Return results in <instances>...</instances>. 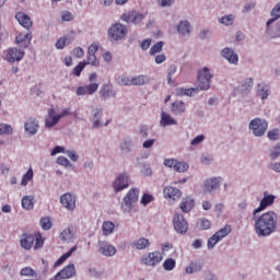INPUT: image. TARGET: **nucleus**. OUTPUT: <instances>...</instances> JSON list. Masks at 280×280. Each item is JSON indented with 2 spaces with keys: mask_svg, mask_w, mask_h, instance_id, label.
I'll return each mask as SVG.
<instances>
[{
  "mask_svg": "<svg viewBox=\"0 0 280 280\" xmlns=\"http://www.w3.org/2000/svg\"><path fill=\"white\" fill-rule=\"evenodd\" d=\"M100 95L103 100H109V97H116L117 91H115L110 84L105 83L100 90Z\"/></svg>",
  "mask_w": 280,
  "mask_h": 280,
  "instance_id": "20",
  "label": "nucleus"
},
{
  "mask_svg": "<svg viewBox=\"0 0 280 280\" xmlns=\"http://www.w3.org/2000/svg\"><path fill=\"white\" fill-rule=\"evenodd\" d=\"M130 183H131L130 173L128 172L119 173L113 183L114 190L116 191V194H119V191H124V189H128V187H130Z\"/></svg>",
  "mask_w": 280,
  "mask_h": 280,
  "instance_id": "6",
  "label": "nucleus"
},
{
  "mask_svg": "<svg viewBox=\"0 0 280 280\" xmlns=\"http://www.w3.org/2000/svg\"><path fill=\"white\" fill-rule=\"evenodd\" d=\"M133 16L131 18V23H133V25H139V23H141V21H143V19H145V15H143V13H136L132 12Z\"/></svg>",
  "mask_w": 280,
  "mask_h": 280,
  "instance_id": "52",
  "label": "nucleus"
},
{
  "mask_svg": "<svg viewBox=\"0 0 280 280\" xmlns=\"http://www.w3.org/2000/svg\"><path fill=\"white\" fill-rule=\"evenodd\" d=\"M60 203L62 205V207H65V209H67L68 211H74L75 210V196L67 192L63 194L60 197Z\"/></svg>",
  "mask_w": 280,
  "mask_h": 280,
  "instance_id": "15",
  "label": "nucleus"
},
{
  "mask_svg": "<svg viewBox=\"0 0 280 280\" xmlns=\"http://www.w3.org/2000/svg\"><path fill=\"white\" fill-rule=\"evenodd\" d=\"M98 246V253H101V255H104L105 257H114V255H117V248L106 241L100 242Z\"/></svg>",
  "mask_w": 280,
  "mask_h": 280,
  "instance_id": "13",
  "label": "nucleus"
},
{
  "mask_svg": "<svg viewBox=\"0 0 280 280\" xmlns=\"http://www.w3.org/2000/svg\"><path fill=\"white\" fill-rule=\"evenodd\" d=\"M194 200L191 199V197H186L182 200L179 208L182 209V211L184 213H189V211H191V209H194Z\"/></svg>",
  "mask_w": 280,
  "mask_h": 280,
  "instance_id": "29",
  "label": "nucleus"
},
{
  "mask_svg": "<svg viewBox=\"0 0 280 280\" xmlns=\"http://www.w3.org/2000/svg\"><path fill=\"white\" fill-rule=\"evenodd\" d=\"M84 67H86V62H80L78 66H75L73 69L74 75L80 78L82 71H84Z\"/></svg>",
  "mask_w": 280,
  "mask_h": 280,
  "instance_id": "54",
  "label": "nucleus"
},
{
  "mask_svg": "<svg viewBox=\"0 0 280 280\" xmlns=\"http://www.w3.org/2000/svg\"><path fill=\"white\" fill-rule=\"evenodd\" d=\"M34 178V170L30 168L26 174L23 175L21 185L25 187L30 180Z\"/></svg>",
  "mask_w": 280,
  "mask_h": 280,
  "instance_id": "48",
  "label": "nucleus"
},
{
  "mask_svg": "<svg viewBox=\"0 0 280 280\" xmlns=\"http://www.w3.org/2000/svg\"><path fill=\"white\" fill-rule=\"evenodd\" d=\"M267 137H268V139H270V141H279V139H280L279 129H272V130L268 131Z\"/></svg>",
  "mask_w": 280,
  "mask_h": 280,
  "instance_id": "50",
  "label": "nucleus"
},
{
  "mask_svg": "<svg viewBox=\"0 0 280 280\" xmlns=\"http://www.w3.org/2000/svg\"><path fill=\"white\" fill-rule=\"evenodd\" d=\"M163 268H164V270H167L168 272L174 270V268H176V260H174L173 258H167L163 262Z\"/></svg>",
  "mask_w": 280,
  "mask_h": 280,
  "instance_id": "46",
  "label": "nucleus"
},
{
  "mask_svg": "<svg viewBox=\"0 0 280 280\" xmlns=\"http://www.w3.org/2000/svg\"><path fill=\"white\" fill-rule=\"evenodd\" d=\"M85 89L88 91V95H93L97 89H100V84L97 83H91L89 85H85Z\"/></svg>",
  "mask_w": 280,
  "mask_h": 280,
  "instance_id": "56",
  "label": "nucleus"
},
{
  "mask_svg": "<svg viewBox=\"0 0 280 280\" xmlns=\"http://www.w3.org/2000/svg\"><path fill=\"white\" fill-rule=\"evenodd\" d=\"M197 91H209L211 89V81L207 79L197 78Z\"/></svg>",
  "mask_w": 280,
  "mask_h": 280,
  "instance_id": "35",
  "label": "nucleus"
},
{
  "mask_svg": "<svg viewBox=\"0 0 280 280\" xmlns=\"http://www.w3.org/2000/svg\"><path fill=\"white\" fill-rule=\"evenodd\" d=\"M22 207L23 209H26V211H32V209H34V197L24 196L22 198Z\"/></svg>",
  "mask_w": 280,
  "mask_h": 280,
  "instance_id": "38",
  "label": "nucleus"
},
{
  "mask_svg": "<svg viewBox=\"0 0 280 280\" xmlns=\"http://www.w3.org/2000/svg\"><path fill=\"white\" fill-rule=\"evenodd\" d=\"M152 200H154V197L152 195L149 194H144L141 198V202L142 205H150V202H152Z\"/></svg>",
  "mask_w": 280,
  "mask_h": 280,
  "instance_id": "62",
  "label": "nucleus"
},
{
  "mask_svg": "<svg viewBox=\"0 0 280 280\" xmlns=\"http://www.w3.org/2000/svg\"><path fill=\"white\" fill-rule=\"evenodd\" d=\"M220 183H222V177H212L210 179H207L203 183V191H215V189H220Z\"/></svg>",
  "mask_w": 280,
  "mask_h": 280,
  "instance_id": "16",
  "label": "nucleus"
},
{
  "mask_svg": "<svg viewBox=\"0 0 280 280\" xmlns=\"http://www.w3.org/2000/svg\"><path fill=\"white\" fill-rule=\"evenodd\" d=\"M66 154L73 162H75V161H78L80 159V156L78 155V153L75 151L68 150V151H66Z\"/></svg>",
  "mask_w": 280,
  "mask_h": 280,
  "instance_id": "64",
  "label": "nucleus"
},
{
  "mask_svg": "<svg viewBox=\"0 0 280 280\" xmlns=\"http://www.w3.org/2000/svg\"><path fill=\"white\" fill-rule=\"evenodd\" d=\"M256 93L261 100H268V96L270 95V85L258 83Z\"/></svg>",
  "mask_w": 280,
  "mask_h": 280,
  "instance_id": "26",
  "label": "nucleus"
},
{
  "mask_svg": "<svg viewBox=\"0 0 280 280\" xmlns=\"http://www.w3.org/2000/svg\"><path fill=\"white\" fill-rule=\"evenodd\" d=\"M187 170H189V164H187L186 162H175V167L174 171L175 172H179L180 174L187 172Z\"/></svg>",
  "mask_w": 280,
  "mask_h": 280,
  "instance_id": "44",
  "label": "nucleus"
},
{
  "mask_svg": "<svg viewBox=\"0 0 280 280\" xmlns=\"http://www.w3.org/2000/svg\"><path fill=\"white\" fill-rule=\"evenodd\" d=\"M185 110H186L185 102L176 101L172 104V113H174V115H183Z\"/></svg>",
  "mask_w": 280,
  "mask_h": 280,
  "instance_id": "33",
  "label": "nucleus"
},
{
  "mask_svg": "<svg viewBox=\"0 0 280 280\" xmlns=\"http://www.w3.org/2000/svg\"><path fill=\"white\" fill-rule=\"evenodd\" d=\"M269 170H272L277 174H280V162H270L268 164Z\"/></svg>",
  "mask_w": 280,
  "mask_h": 280,
  "instance_id": "61",
  "label": "nucleus"
},
{
  "mask_svg": "<svg viewBox=\"0 0 280 280\" xmlns=\"http://www.w3.org/2000/svg\"><path fill=\"white\" fill-rule=\"evenodd\" d=\"M25 56V51L18 48H9L5 54L8 62H21Z\"/></svg>",
  "mask_w": 280,
  "mask_h": 280,
  "instance_id": "12",
  "label": "nucleus"
},
{
  "mask_svg": "<svg viewBox=\"0 0 280 280\" xmlns=\"http://www.w3.org/2000/svg\"><path fill=\"white\" fill-rule=\"evenodd\" d=\"M197 229H200V231H207L208 229H211V221L205 218L198 219Z\"/></svg>",
  "mask_w": 280,
  "mask_h": 280,
  "instance_id": "42",
  "label": "nucleus"
},
{
  "mask_svg": "<svg viewBox=\"0 0 280 280\" xmlns=\"http://www.w3.org/2000/svg\"><path fill=\"white\" fill-rule=\"evenodd\" d=\"M163 47H165V42L155 43L149 50L150 56H156V54H161V51H163Z\"/></svg>",
  "mask_w": 280,
  "mask_h": 280,
  "instance_id": "39",
  "label": "nucleus"
},
{
  "mask_svg": "<svg viewBox=\"0 0 280 280\" xmlns=\"http://www.w3.org/2000/svg\"><path fill=\"white\" fill-rule=\"evenodd\" d=\"M173 224L176 233H179L180 235H185V233H187V230L189 229L187 220H185V217L180 213H176L173 217Z\"/></svg>",
  "mask_w": 280,
  "mask_h": 280,
  "instance_id": "9",
  "label": "nucleus"
},
{
  "mask_svg": "<svg viewBox=\"0 0 280 280\" xmlns=\"http://www.w3.org/2000/svg\"><path fill=\"white\" fill-rule=\"evenodd\" d=\"M254 84H255V81L253 80V78H247L238 86V92L242 95H248V93H250V91H253Z\"/></svg>",
  "mask_w": 280,
  "mask_h": 280,
  "instance_id": "21",
  "label": "nucleus"
},
{
  "mask_svg": "<svg viewBox=\"0 0 280 280\" xmlns=\"http://www.w3.org/2000/svg\"><path fill=\"white\" fill-rule=\"evenodd\" d=\"M271 16L272 19H269L267 21V27H270L275 21L280 19V2L271 10Z\"/></svg>",
  "mask_w": 280,
  "mask_h": 280,
  "instance_id": "36",
  "label": "nucleus"
},
{
  "mask_svg": "<svg viewBox=\"0 0 280 280\" xmlns=\"http://www.w3.org/2000/svg\"><path fill=\"white\" fill-rule=\"evenodd\" d=\"M78 250V245H74L73 247L70 248V250L66 254H63L56 262H55V268H58V266H62L65 261L69 259Z\"/></svg>",
  "mask_w": 280,
  "mask_h": 280,
  "instance_id": "30",
  "label": "nucleus"
},
{
  "mask_svg": "<svg viewBox=\"0 0 280 280\" xmlns=\"http://www.w3.org/2000/svg\"><path fill=\"white\" fill-rule=\"evenodd\" d=\"M275 200H277V196L270 195L268 194V191H265L264 197L260 200L259 207L253 211L254 220L255 218H257V213H261V211H266L268 207H272V205H275Z\"/></svg>",
  "mask_w": 280,
  "mask_h": 280,
  "instance_id": "7",
  "label": "nucleus"
},
{
  "mask_svg": "<svg viewBox=\"0 0 280 280\" xmlns=\"http://www.w3.org/2000/svg\"><path fill=\"white\" fill-rule=\"evenodd\" d=\"M197 78L200 80H209L211 82V79L213 78V72H211V69L208 67H203L202 69L198 70Z\"/></svg>",
  "mask_w": 280,
  "mask_h": 280,
  "instance_id": "31",
  "label": "nucleus"
},
{
  "mask_svg": "<svg viewBox=\"0 0 280 280\" xmlns=\"http://www.w3.org/2000/svg\"><path fill=\"white\" fill-rule=\"evenodd\" d=\"M248 129L252 130L254 137H264L268 130V121L264 118H254L249 121Z\"/></svg>",
  "mask_w": 280,
  "mask_h": 280,
  "instance_id": "5",
  "label": "nucleus"
},
{
  "mask_svg": "<svg viewBox=\"0 0 280 280\" xmlns=\"http://www.w3.org/2000/svg\"><path fill=\"white\" fill-rule=\"evenodd\" d=\"M12 126L8 124H0V135H12Z\"/></svg>",
  "mask_w": 280,
  "mask_h": 280,
  "instance_id": "51",
  "label": "nucleus"
},
{
  "mask_svg": "<svg viewBox=\"0 0 280 280\" xmlns=\"http://www.w3.org/2000/svg\"><path fill=\"white\" fill-rule=\"evenodd\" d=\"M231 233V225H225L223 229L219 230L214 235L219 238V241L224 240L226 235Z\"/></svg>",
  "mask_w": 280,
  "mask_h": 280,
  "instance_id": "43",
  "label": "nucleus"
},
{
  "mask_svg": "<svg viewBox=\"0 0 280 280\" xmlns=\"http://www.w3.org/2000/svg\"><path fill=\"white\" fill-rule=\"evenodd\" d=\"M150 77L145 74L132 77V86H144V84H150Z\"/></svg>",
  "mask_w": 280,
  "mask_h": 280,
  "instance_id": "27",
  "label": "nucleus"
},
{
  "mask_svg": "<svg viewBox=\"0 0 280 280\" xmlns=\"http://www.w3.org/2000/svg\"><path fill=\"white\" fill-rule=\"evenodd\" d=\"M117 84L119 86H132V77L127 74H121L117 78Z\"/></svg>",
  "mask_w": 280,
  "mask_h": 280,
  "instance_id": "37",
  "label": "nucleus"
},
{
  "mask_svg": "<svg viewBox=\"0 0 280 280\" xmlns=\"http://www.w3.org/2000/svg\"><path fill=\"white\" fill-rule=\"evenodd\" d=\"M102 231L103 235H112L113 231H115V223L110 221L103 222Z\"/></svg>",
  "mask_w": 280,
  "mask_h": 280,
  "instance_id": "40",
  "label": "nucleus"
},
{
  "mask_svg": "<svg viewBox=\"0 0 280 280\" xmlns=\"http://www.w3.org/2000/svg\"><path fill=\"white\" fill-rule=\"evenodd\" d=\"M135 148H137V140L130 136H126L119 141L121 154H130V152L135 151Z\"/></svg>",
  "mask_w": 280,
  "mask_h": 280,
  "instance_id": "8",
  "label": "nucleus"
},
{
  "mask_svg": "<svg viewBox=\"0 0 280 280\" xmlns=\"http://www.w3.org/2000/svg\"><path fill=\"white\" fill-rule=\"evenodd\" d=\"M177 32L182 36H189V34H191V24L189 21H180L177 25Z\"/></svg>",
  "mask_w": 280,
  "mask_h": 280,
  "instance_id": "24",
  "label": "nucleus"
},
{
  "mask_svg": "<svg viewBox=\"0 0 280 280\" xmlns=\"http://www.w3.org/2000/svg\"><path fill=\"white\" fill-rule=\"evenodd\" d=\"M20 275L22 277H34V275H36V271L32 269V267H25L20 271Z\"/></svg>",
  "mask_w": 280,
  "mask_h": 280,
  "instance_id": "53",
  "label": "nucleus"
},
{
  "mask_svg": "<svg viewBox=\"0 0 280 280\" xmlns=\"http://www.w3.org/2000/svg\"><path fill=\"white\" fill-rule=\"evenodd\" d=\"M71 43H73V39L69 35H65L57 40L55 47L56 49H62L63 47H67V45H71Z\"/></svg>",
  "mask_w": 280,
  "mask_h": 280,
  "instance_id": "34",
  "label": "nucleus"
},
{
  "mask_svg": "<svg viewBox=\"0 0 280 280\" xmlns=\"http://www.w3.org/2000/svg\"><path fill=\"white\" fill-rule=\"evenodd\" d=\"M221 56L225 58V60H228V62H230L231 65H237V62H240V56L235 54L233 48H223L221 51Z\"/></svg>",
  "mask_w": 280,
  "mask_h": 280,
  "instance_id": "17",
  "label": "nucleus"
},
{
  "mask_svg": "<svg viewBox=\"0 0 280 280\" xmlns=\"http://www.w3.org/2000/svg\"><path fill=\"white\" fill-rule=\"evenodd\" d=\"M93 115V125L92 128H94L95 130H97V128H102V115H104V109L103 108H98V109H94L92 112Z\"/></svg>",
  "mask_w": 280,
  "mask_h": 280,
  "instance_id": "25",
  "label": "nucleus"
},
{
  "mask_svg": "<svg viewBox=\"0 0 280 280\" xmlns=\"http://www.w3.org/2000/svg\"><path fill=\"white\" fill-rule=\"evenodd\" d=\"M205 141V135H199L195 139L191 140L190 144L191 145H200Z\"/></svg>",
  "mask_w": 280,
  "mask_h": 280,
  "instance_id": "63",
  "label": "nucleus"
},
{
  "mask_svg": "<svg viewBox=\"0 0 280 280\" xmlns=\"http://www.w3.org/2000/svg\"><path fill=\"white\" fill-rule=\"evenodd\" d=\"M60 121V117L56 115V110L54 108L48 109V117L45 120L46 128H54Z\"/></svg>",
  "mask_w": 280,
  "mask_h": 280,
  "instance_id": "23",
  "label": "nucleus"
},
{
  "mask_svg": "<svg viewBox=\"0 0 280 280\" xmlns=\"http://www.w3.org/2000/svg\"><path fill=\"white\" fill-rule=\"evenodd\" d=\"M75 265L69 264L63 269H61L54 278L52 280H60V279H71L75 277Z\"/></svg>",
  "mask_w": 280,
  "mask_h": 280,
  "instance_id": "11",
  "label": "nucleus"
},
{
  "mask_svg": "<svg viewBox=\"0 0 280 280\" xmlns=\"http://www.w3.org/2000/svg\"><path fill=\"white\" fill-rule=\"evenodd\" d=\"M128 36V26L115 23L108 28V38L112 43H119Z\"/></svg>",
  "mask_w": 280,
  "mask_h": 280,
  "instance_id": "3",
  "label": "nucleus"
},
{
  "mask_svg": "<svg viewBox=\"0 0 280 280\" xmlns=\"http://www.w3.org/2000/svg\"><path fill=\"white\" fill-rule=\"evenodd\" d=\"M39 224L44 231H49V229H51L52 226L51 219H49L48 217L42 218Z\"/></svg>",
  "mask_w": 280,
  "mask_h": 280,
  "instance_id": "49",
  "label": "nucleus"
},
{
  "mask_svg": "<svg viewBox=\"0 0 280 280\" xmlns=\"http://www.w3.org/2000/svg\"><path fill=\"white\" fill-rule=\"evenodd\" d=\"M20 246L24 250H32L33 246L36 250H38V248H43V240H40V237H35L33 234L24 233L20 237Z\"/></svg>",
  "mask_w": 280,
  "mask_h": 280,
  "instance_id": "4",
  "label": "nucleus"
},
{
  "mask_svg": "<svg viewBox=\"0 0 280 280\" xmlns=\"http://www.w3.org/2000/svg\"><path fill=\"white\" fill-rule=\"evenodd\" d=\"M60 240H62V242H69V240H73V232H71V229H65L60 233Z\"/></svg>",
  "mask_w": 280,
  "mask_h": 280,
  "instance_id": "47",
  "label": "nucleus"
},
{
  "mask_svg": "<svg viewBox=\"0 0 280 280\" xmlns=\"http://www.w3.org/2000/svg\"><path fill=\"white\" fill-rule=\"evenodd\" d=\"M61 21L62 22L73 21V14L70 11H62L61 12Z\"/></svg>",
  "mask_w": 280,
  "mask_h": 280,
  "instance_id": "57",
  "label": "nucleus"
},
{
  "mask_svg": "<svg viewBox=\"0 0 280 280\" xmlns=\"http://www.w3.org/2000/svg\"><path fill=\"white\" fill-rule=\"evenodd\" d=\"M160 124L161 126H163V128H165L166 126H176V124L178 122L176 121V119L172 118L170 114L162 112Z\"/></svg>",
  "mask_w": 280,
  "mask_h": 280,
  "instance_id": "28",
  "label": "nucleus"
},
{
  "mask_svg": "<svg viewBox=\"0 0 280 280\" xmlns=\"http://www.w3.org/2000/svg\"><path fill=\"white\" fill-rule=\"evenodd\" d=\"M139 188H131L126 196L122 198L121 202V211L124 213H130L135 207H137V202H139Z\"/></svg>",
  "mask_w": 280,
  "mask_h": 280,
  "instance_id": "2",
  "label": "nucleus"
},
{
  "mask_svg": "<svg viewBox=\"0 0 280 280\" xmlns=\"http://www.w3.org/2000/svg\"><path fill=\"white\" fill-rule=\"evenodd\" d=\"M267 34L271 38H280V21L276 24V31L270 30V25L267 26Z\"/></svg>",
  "mask_w": 280,
  "mask_h": 280,
  "instance_id": "45",
  "label": "nucleus"
},
{
  "mask_svg": "<svg viewBox=\"0 0 280 280\" xmlns=\"http://www.w3.org/2000/svg\"><path fill=\"white\" fill-rule=\"evenodd\" d=\"M131 246L137 248V250H145V248H149V246H150V241L145 237H141V238L137 240L136 242H133L131 244Z\"/></svg>",
  "mask_w": 280,
  "mask_h": 280,
  "instance_id": "32",
  "label": "nucleus"
},
{
  "mask_svg": "<svg viewBox=\"0 0 280 280\" xmlns=\"http://www.w3.org/2000/svg\"><path fill=\"white\" fill-rule=\"evenodd\" d=\"M164 198L167 200H180V196H183V191L174 186H166L163 189Z\"/></svg>",
  "mask_w": 280,
  "mask_h": 280,
  "instance_id": "14",
  "label": "nucleus"
},
{
  "mask_svg": "<svg viewBox=\"0 0 280 280\" xmlns=\"http://www.w3.org/2000/svg\"><path fill=\"white\" fill-rule=\"evenodd\" d=\"M279 156H280V142L269 149V159L271 161H277Z\"/></svg>",
  "mask_w": 280,
  "mask_h": 280,
  "instance_id": "41",
  "label": "nucleus"
},
{
  "mask_svg": "<svg viewBox=\"0 0 280 280\" xmlns=\"http://www.w3.org/2000/svg\"><path fill=\"white\" fill-rule=\"evenodd\" d=\"M38 120L35 118H30L25 124H24V130L25 132H28V135H36L38 132Z\"/></svg>",
  "mask_w": 280,
  "mask_h": 280,
  "instance_id": "22",
  "label": "nucleus"
},
{
  "mask_svg": "<svg viewBox=\"0 0 280 280\" xmlns=\"http://www.w3.org/2000/svg\"><path fill=\"white\" fill-rule=\"evenodd\" d=\"M15 42L20 47V49H27V47H30V44L32 43V33H26V34L20 33L15 37Z\"/></svg>",
  "mask_w": 280,
  "mask_h": 280,
  "instance_id": "18",
  "label": "nucleus"
},
{
  "mask_svg": "<svg viewBox=\"0 0 280 280\" xmlns=\"http://www.w3.org/2000/svg\"><path fill=\"white\" fill-rule=\"evenodd\" d=\"M15 19L20 25H22V27H25V30H30V27L33 25L32 18L23 12L16 13Z\"/></svg>",
  "mask_w": 280,
  "mask_h": 280,
  "instance_id": "19",
  "label": "nucleus"
},
{
  "mask_svg": "<svg viewBox=\"0 0 280 280\" xmlns=\"http://www.w3.org/2000/svg\"><path fill=\"white\" fill-rule=\"evenodd\" d=\"M278 222L279 218L275 211L265 212L256 219L254 231L259 237H270L272 233L277 232Z\"/></svg>",
  "mask_w": 280,
  "mask_h": 280,
  "instance_id": "1",
  "label": "nucleus"
},
{
  "mask_svg": "<svg viewBox=\"0 0 280 280\" xmlns=\"http://www.w3.org/2000/svg\"><path fill=\"white\" fill-rule=\"evenodd\" d=\"M57 163H58V165H62L63 167L71 166V162L69 161V159H67L62 155L57 159Z\"/></svg>",
  "mask_w": 280,
  "mask_h": 280,
  "instance_id": "59",
  "label": "nucleus"
},
{
  "mask_svg": "<svg viewBox=\"0 0 280 280\" xmlns=\"http://www.w3.org/2000/svg\"><path fill=\"white\" fill-rule=\"evenodd\" d=\"M220 23H222V25H233V15H225L221 18Z\"/></svg>",
  "mask_w": 280,
  "mask_h": 280,
  "instance_id": "60",
  "label": "nucleus"
},
{
  "mask_svg": "<svg viewBox=\"0 0 280 280\" xmlns=\"http://www.w3.org/2000/svg\"><path fill=\"white\" fill-rule=\"evenodd\" d=\"M161 261H163V254L161 252L149 253L141 258V264H144V266L154 267L161 264Z\"/></svg>",
  "mask_w": 280,
  "mask_h": 280,
  "instance_id": "10",
  "label": "nucleus"
},
{
  "mask_svg": "<svg viewBox=\"0 0 280 280\" xmlns=\"http://www.w3.org/2000/svg\"><path fill=\"white\" fill-rule=\"evenodd\" d=\"M85 65H91L92 67H97L100 65V60L95 55H89L88 62Z\"/></svg>",
  "mask_w": 280,
  "mask_h": 280,
  "instance_id": "55",
  "label": "nucleus"
},
{
  "mask_svg": "<svg viewBox=\"0 0 280 280\" xmlns=\"http://www.w3.org/2000/svg\"><path fill=\"white\" fill-rule=\"evenodd\" d=\"M219 238L213 234L209 240H208V249L211 250L212 248H215V244H218Z\"/></svg>",
  "mask_w": 280,
  "mask_h": 280,
  "instance_id": "58",
  "label": "nucleus"
}]
</instances>
